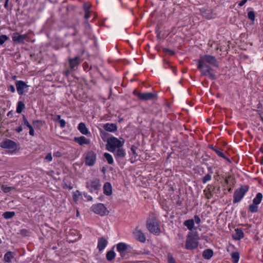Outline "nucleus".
<instances>
[{"mask_svg":"<svg viewBox=\"0 0 263 263\" xmlns=\"http://www.w3.org/2000/svg\"><path fill=\"white\" fill-rule=\"evenodd\" d=\"M198 68L206 66L218 67V62L215 57L210 54L200 55V59L198 60Z\"/></svg>","mask_w":263,"mask_h":263,"instance_id":"obj_1","label":"nucleus"},{"mask_svg":"<svg viewBox=\"0 0 263 263\" xmlns=\"http://www.w3.org/2000/svg\"><path fill=\"white\" fill-rule=\"evenodd\" d=\"M146 227L151 233L156 235H159L161 233L156 216L154 214H151L149 215L146 220Z\"/></svg>","mask_w":263,"mask_h":263,"instance_id":"obj_2","label":"nucleus"},{"mask_svg":"<svg viewBox=\"0 0 263 263\" xmlns=\"http://www.w3.org/2000/svg\"><path fill=\"white\" fill-rule=\"evenodd\" d=\"M124 140L123 138L118 139L112 137L108 139L106 145V149L111 153H114L116 150L123 146L124 144Z\"/></svg>","mask_w":263,"mask_h":263,"instance_id":"obj_3","label":"nucleus"},{"mask_svg":"<svg viewBox=\"0 0 263 263\" xmlns=\"http://www.w3.org/2000/svg\"><path fill=\"white\" fill-rule=\"evenodd\" d=\"M198 237L196 234L190 233L186 239L185 249L187 250H194L198 246Z\"/></svg>","mask_w":263,"mask_h":263,"instance_id":"obj_4","label":"nucleus"},{"mask_svg":"<svg viewBox=\"0 0 263 263\" xmlns=\"http://www.w3.org/2000/svg\"><path fill=\"white\" fill-rule=\"evenodd\" d=\"M248 189L249 187L247 185H245L236 190L234 193L233 202L236 203L240 201L243 198L245 193L248 191Z\"/></svg>","mask_w":263,"mask_h":263,"instance_id":"obj_5","label":"nucleus"},{"mask_svg":"<svg viewBox=\"0 0 263 263\" xmlns=\"http://www.w3.org/2000/svg\"><path fill=\"white\" fill-rule=\"evenodd\" d=\"M1 147L10 149L11 152H16L18 149L17 144L12 140L7 139L0 143Z\"/></svg>","mask_w":263,"mask_h":263,"instance_id":"obj_6","label":"nucleus"},{"mask_svg":"<svg viewBox=\"0 0 263 263\" xmlns=\"http://www.w3.org/2000/svg\"><path fill=\"white\" fill-rule=\"evenodd\" d=\"M91 209L95 213L101 216L107 215L109 213L106 207L102 203L93 205Z\"/></svg>","mask_w":263,"mask_h":263,"instance_id":"obj_7","label":"nucleus"},{"mask_svg":"<svg viewBox=\"0 0 263 263\" xmlns=\"http://www.w3.org/2000/svg\"><path fill=\"white\" fill-rule=\"evenodd\" d=\"M200 70L202 75L208 76L211 80H215L216 79L214 70L210 66L202 67L201 68H198Z\"/></svg>","mask_w":263,"mask_h":263,"instance_id":"obj_8","label":"nucleus"},{"mask_svg":"<svg viewBox=\"0 0 263 263\" xmlns=\"http://www.w3.org/2000/svg\"><path fill=\"white\" fill-rule=\"evenodd\" d=\"M134 93L138 97L139 99L142 100H149L153 99L157 97L156 94H154L151 92H136L134 91Z\"/></svg>","mask_w":263,"mask_h":263,"instance_id":"obj_9","label":"nucleus"},{"mask_svg":"<svg viewBox=\"0 0 263 263\" xmlns=\"http://www.w3.org/2000/svg\"><path fill=\"white\" fill-rule=\"evenodd\" d=\"M96 161V154L92 151L88 152L85 158L86 165L88 166H92L95 164Z\"/></svg>","mask_w":263,"mask_h":263,"instance_id":"obj_10","label":"nucleus"},{"mask_svg":"<svg viewBox=\"0 0 263 263\" xmlns=\"http://www.w3.org/2000/svg\"><path fill=\"white\" fill-rule=\"evenodd\" d=\"M15 85L17 93L20 95H23L24 92V90L29 87V85L23 81H17L15 83Z\"/></svg>","mask_w":263,"mask_h":263,"instance_id":"obj_11","label":"nucleus"},{"mask_svg":"<svg viewBox=\"0 0 263 263\" xmlns=\"http://www.w3.org/2000/svg\"><path fill=\"white\" fill-rule=\"evenodd\" d=\"M133 233L135 237L139 241L144 242L146 241V237L141 230L136 229Z\"/></svg>","mask_w":263,"mask_h":263,"instance_id":"obj_12","label":"nucleus"},{"mask_svg":"<svg viewBox=\"0 0 263 263\" xmlns=\"http://www.w3.org/2000/svg\"><path fill=\"white\" fill-rule=\"evenodd\" d=\"M100 181L98 179H95L91 181L90 184L88 183L87 184V187L90 188V190L91 192L98 190L100 188Z\"/></svg>","mask_w":263,"mask_h":263,"instance_id":"obj_13","label":"nucleus"},{"mask_svg":"<svg viewBox=\"0 0 263 263\" xmlns=\"http://www.w3.org/2000/svg\"><path fill=\"white\" fill-rule=\"evenodd\" d=\"M27 34H20L18 33H14L12 35V40L14 42L21 43H23L27 37Z\"/></svg>","mask_w":263,"mask_h":263,"instance_id":"obj_14","label":"nucleus"},{"mask_svg":"<svg viewBox=\"0 0 263 263\" xmlns=\"http://www.w3.org/2000/svg\"><path fill=\"white\" fill-rule=\"evenodd\" d=\"M201 14L203 17L208 18L211 19L213 17V15L211 9L209 8H203L200 9Z\"/></svg>","mask_w":263,"mask_h":263,"instance_id":"obj_15","label":"nucleus"},{"mask_svg":"<svg viewBox=\"0 0 263 263\" xmlns=\"http://www.w3.org/2000/svg\"><path fill=\"white\" fill-rule=\"evenodd\" d=\"M107 240L104 237L100 238L98 240L97 248L100 251H102L106 246Z\"/></svg>","mask_w":263,"mask_h":263,"instance_id":"obj_16","label":"nucleus"},{"mask_svg":"<svg viewBox=\"0 0 263 263\" xmlns=\"http://www.w3.org/2000/svg\"><path fill=\"white\" fill-rule=\"evenodd\" d=\"M103 128L109 132H114L117 129V125L114 123H106L104 125Z\"/></svg>","mask_w":263,"mask_h":263,"instance_id":"obj_17","label":"nucleus"},{"mask_svg":"<svg viewBox=\"0 0 263 263\" xmlns=\"http://www.w3.org/2000/svg\"><path fill=\"white\" fill-rule=\"evenodd\" d=\"M114 153L116 159L119 158H123L125 156V151L122 147L117 149Z\"/></svg>","mask_w":263,"mask_h":263,"instance_id":"obj_18","label":"nucleus"},{"mask_svg":"<svg viewBox=\"0 0 263 263\" xmlns=\"http://www.w3.org/2000/svg\"><path fill=\"white\" fill-rule=\"evenodd\" d=\"M74 141L78 142L80 145H82L83 144H88L89 143V140L84 136L75 137L74 138Z\"/></svg>","mask_w":263,"mask_h":263,"instance_id":"obj_19","label":"nucleus"},{"mask_svg":"<svg viewBox=\"0 0 263 263\" xmlns=\"http://www.w3.org/2000/svg\"><path fill=\"white\" fill-rule=\"evenodd\" d=\"M69 62L70 68L73 69L74 67L79 64L80 62V58L79 57H76L73 59H69Z\"/></svg>","mask_w":263,"mask_h":263,"instance_id":"obj_20","label":"nucleus"},{"mask_svg":"<svg viewBox=\"0 0 263 263\" xmlns=\"http://www.w3.org/2000/svg\"><path fill=\"white\" fill-rule=\"evenodd\" d=\"M104 193L109 196L112 194V187L111 184L109 182H106L103 186Z\"/></svg>","mask_w":263,"mask_h":263,"instance_id":"obj_21","label":"nucleus"},{"mask_svg":"<svg viewBox=\"0 0 263 263\" xmlns=\"http://www.w3.org/2000/svg\"><path fill=\"white\" fill-rule=\"evenodd\" d=\"M235 234L233 235V238L235 240H240L244 236L242 231L239 229L235 230Z\"/></svg>","mask_w":263,"mask_h":263,"instance_id":"obj_22","label":"nucleus"},{"mask_svg":"<svg viewBox=\"0 0 263 263\" xmlns=\"http://www.w3.org/2000/svg\"><path fill=\"white\" fill-rule=\"evenodd\" d=\"M78 129L83 135H87L88 133V129L84 123L81 122L79 124Z\"/></svg>","mask_w":263,"mask_h":263,"instance_id":"obj_23","label":"nucleus"},{"mask_svg":"<svg viewBox=\"0 0 263 263\" xmlns=\"http://www.w3.org/2000/svg\"><path fill=\"white\" fill-rule=\"evenodd\" d=\"M213 255V251L211 249L205 250L202 254L203 257L206 259H210Z\"/></svg>","mask_w":263,"mask_h":263,"instance_id":"obj_24","label":"nucleus"},{"mask_svg":"<svg viewBox=\"0 0 263 263\" xmlns=\"http://www.w3.org/2000/svg\"><path fill=\"white\" fill-rule=\"evenodd\" d=\"M127 249V245L123 242H120L117 244V249L121 254L124 252Z\"/></svg>","mask_w":263,"mask_h":263,"instance_id":"obj_25","label":"nucleus"},{"mask_svg":"<svg viewBox=\"0 0 263 263\" xmlns=\"http://www.w3.org/2000/svg\"><path fill=\"white\" fill-rule=\"evenodd\" d=\"M14 257L13 253L9 251L7 252L4 255V260L7 262H10L11 259Z\"/></svg>","mask_w":263,"mask_h":263,"instance_id":"obj_26","label":"nucleus"},{"mask_svg":"<svg viewBox=\"0 0 263 263\" xmlns=\"http://www.w3.org/2000/svg\"><path fill=\"white\" fill-rule=\"evenodd\" d=\"M184 224L189 230H192L194 227V219H189L184 222Z\"/></svg>","mask_w":263,"mask_h":263,"instance_id":"obj_27","label":"nucleus"},{"mask_svg":"<svg viewBox=\"0 0 263 263\" xmlns=\"http://www.w3.org/2000/svg\"><path fill=\"white\" fill-rule=\"evenodd\" d=\"M32 123L35 128L40 129L45 124V122L42 120H34Z\"/></svg>","mask_w":263,"mask_h":263,"instance_id":"obj_28","label":"nucleus"},{"mask_svg":"<svg viewBox=\"0 0 263 263\" xmlns=\"http://www.w3.org/2000/svg\"><path fill=\"white\" fill-rule=\"evenodd\" d=\"M25 108V105L24 103L22 101H18L16 111L18 114H21Z\"/></svg>","mask_w":263,"mask_h":263,"instance_id":"obj_29","label":"nucleus"},{"mask_svg":"<svg viewBox=\"0 0 263 263\" xmlns=\"http://www.w3.org/2000/svg\"><path fill=\"white\" fill-rule=\"evenodd\" d=\"M262 198V195L260 193H257L256 197L253 199V202L255 204H258L261 202Z\"/></svg>","mask_w":263,"mask_h":263,"instance_id":"obj_30","label":"nucleus"},{"mask_svg":"<svg viewBox=\"0 0 263 263\" xmlns=\"http://www.w3.org/2000/svg\"><path fill=\"white\" fill-rule=\"evenodd\" d=\"M115 257V253L112 250H110L107 252L106 259L108 261H111Z\"/></svg>","mask_w":263,"mask_h":263,"instance_id":"obj_31","label":"nucleus"},{"mask_svg":"<svg viewBox=\"0 0 263 263\" xmlns=\"http://www.w3.org/2000/svg\"><path fill=\"white\" fill-rule=\"evenodd\" d=\"M104 157L106 159L108 164H113L114 160H113L112 156L110 154L105 153L104 154Z\"/></svg>","mask_w":263,"mask_h":263,"instance_id":"obj_32","label":"nucleus"},{"mask_svg":"<svg viewBox=\"0 0 263 263\" xmlns=\"http://www.w3.org/2000/svg\"><path fill=\"white\" fill-rule=\"evenodd\" d=\"M15 215V212H6L4 213L3 216L6 219H10L12 218Z\"/></svg>","mask_w":263,"mask_h":263,"instance_id":"obj_33","label":"nucleus"},{"mask_svg":"<svg viewBox=\"0 0 263 263\" xmlns=\"http://www.w3.org/2000/svg\"><path fill=\"white\" fill-rule=\"evenodd\" d=\"M231 257L234 259V263H237L239 259V254L238 252H233Z\"/></svg>","mask_w":263,"mask_h":263,"instance_id":"obj_34","label":"nucleus"},{"mask_svg":"<svg viewBox=\"0 0 263 263\" xmlns=\"http://www.w3.org/2000/svg\"><path fill=\"white\" fill-rule=\"evenodd\" d=\"M213 150L216 153V154L220 157L224 158L225 159L227 160L228 161H230L229 158H228L227 157H225L224 154L222 153V152L219 149L213 148Z\"/></svg>","mask_w":263,"mask_h":263,"instance_id":"obj_35","label":"nucleus"},{"mask_svg":"<svg viewBox=\"0 0 263 263\" xmlns=\"http://www.w3.org/2000/svg\"><path fill=\"white\" fill-rule=\"evenodd\" d=\"M1 189H2V191L4 193H8V192H10L11 191L15 189V188L14 187L7 186H6L4 185H3L2 186Z\"/></svg>","mask_w":263,"mask_h":263,"instance_id":"obj_36","label":"nucleus"},{"mask_svg":"<svg viewBox=\"0 0 263 263\" xmlns=\"http://www.w3.org/2000/svg\"><path fill=\"white\" fill-rule=\"evenodd\" d=\"M257 204L253 203L249 206V210L252 213H255L258 211V206Z\"/></svg>","mask_w":263,"mask_h":263,"instance_id":"obj_37","label":"nucleus"},{"mask_svg":"<svg viewBox=\"0 0 263 263\" xmlns=\"http://www.w3.org/2000/svg\"><path fill=\"white\" fill-rule=\"evenodd\" d=\"M81 195V193L79 191H76L73 195V199L75 202L78 201L79 197Z\"/></svg>","mask_w":263,"mask_h":263,"instance_id":"obj_38","label":"nucleus"},{"mask_svg":"<svg viewBox=\"0 0 263 263\" xmlns=\"http://www.w3.org/2000/svg\"><path fill=\"white\" fill-rule=\"evenodd\" d=\"M204 193L207 199H210L212 196L211 191L210 188L208 189L207 190H205L204 191Z\"/></svg>","mask_w":263,"mask_h":263,"instance_id":"obj_39","label":"nucleus"},{"mask_svg":"<svg viewBox=\"0 0 263 263\" xmlns=\"http://www.w3.org/2000/svg\"><path fill=\"white\" fill-rule=\"evenodd\" d=\"M248 17L250 20H251L253 22L254 21L255 18V15L254 12L252 11H249L248 13Z\"/></svg>","mask_w":263,"mask_h":263,"instance_id":"obj_40","label":"nucleus"},{"mask_svg":"<svg viewBox=\"0 0 263 263\" xmlns=\"http://www.w3.org/2000/svg\"><path fill=\"white\" fill-rule=\"evenodd\" d=\"M8 39V37L6 35H2L0 36V45H3L5 41Z\"/></svg>","mask_w":263,"mask_h":263,"instance_id":"obj_41","label":"nucleus"},{"mask_svg":"<svg viewBox=\"0 0 263 263\" xmlns=\"http://www.w3.org/2000/svg\"><path fill=\"white\" fill-rule=\"evenodd\" d=\"M163 51L167 54L172 55H174L175 52L173 50L167 48H163Z\"/></svg>","mask_w":263,"mask_h":263,"instance_id":"obj_42","label":"nucleus"},{"mask_svg":"<svg viewBox=\"0 0 263 263\" xmlns=\"http://www.w3.org/2000/svg\"><path fill=\"white\" fill-rule=\"evenodd\" d=\"M168 262V263H176L175 259L173 255L171 253H168L167 255Z\"/></svg>","mask_w":263,"mask_h":263,"instance_id":"obj_43","label":"nucleus"},{"mask_svg":"<svg viewBox=\"0 0 263 263\" xmlns=\"http://www.w3.org/2000/svg\"><path fill=\"white\" fill-rule=\"evenodd\" d=\"M211 176L210 174L206 175L203 178V182L205 183L207 181L211 179Z\"/></svg>","mask_w":263,"mask_h":263,"instance_id":"obj_44","label":"nucleus"},{"mask_svg":"<svg viewBox=\"0 0 263 263\" xmlns=\"http://www.w3.org/2000/svg\"><path fill=\"white\" fill-rule=\"evenodd\" d=\"M23 122L24 125H26L28 128L32 126L29 123L25 116H23Z\"/></svg>","mask_w":263,"mask_h":263,"instance_id":"obj_45","label":"nucleus"},{"mask_svg":"<svg viewBox=\"0 0 263 263\" xmlns=\"http://www.w3.org/2000/svg\"><path fill=\"white\" fill-rule=\"evenodd\" d=\"M45 159L48 161V162H50L52 161V155H51V153H49L48 154L46 157H45Z\"/></svg>","mask_w":263,"mask_h":263,"instance_id":"obj_46","label":"nucleus"},{"mask_svg":"<svg viewBox=\"0 0 263 263\" xmlns=\"http://www.w3.org/2000/svg\"><path fill=\"white\" fill-rule=\"evenodd\" d=\"M59 123L60 124V127L61 128H63L65 127V125H66V122L64 120H63V119L60 120V121H59Z\"/></svg>","mask_w":263,"mask_h":263,"instance_id":"obj_47","label":"nucleus"},{"mask_svg":"<svg viewBox=\"0 0 263 263\" xmlns=\"http://www.w3.org/2000/svg\"><path fill=\"white\" fill-rule=\"evenodd\" d=\"M83 7L85 12H89V6L88 5L85 4Z\"/></svg>","mask_w":263,"mask_h":263,"instance_id":"obj_48","label":"nucleus"},{"mask_svg":"<svg viewBox=\"0 0 263 263\" xmlns=\"http://www.w3.org/2000/svg\"><path fill=\"white\" fill-rule=\"evenodd\" d=\"M194 220L195 221V222L197 224H199L200 222V218L198 216H195L194 217Z\"/></svg>","mask_w":263,"mask_h":263,"instance_id":"obj_49","label":"nucleus"},{"mask_svg":"<svg viewBox=\"0 0 263 263\" xmlns=\"http://www.w3.org/2000/svg\"><path fill=\"white\" fill-rule=\"evenodd\" d=\"M29 128V134L30 135L33 136L34 135V132L32 126H31Z\"/></svg>","mask_w":263,"mask_h":263,"instance_id":"obj_50","label":"nucleus"},{"mask_svg":"<svg viewBox=\"0 0 263 263\" xmlns=\"http://www.w3.org/2000/svg\"><path fill=\"white\" fill-rule=\"evenodd\" d=\"M137 149V147L134 146V145H132V147H131V151L132 152V153L134 154V155H135L136 154V150Z\"/></svg>","mask_w":263,"mask_h":263,"instance_id":"obj_51","label":"nucleus"},{"mask_svg":"<svg viewBox=\"0 0 263 263\" xmlns=\"http://www.w3.org/2000/svg\"><path fill=\"white\" fill-rule=\"evenodd\" d=\"M27 233H28L27 230H25V229H23L20 231V233L23 235H27Z\"/></svg>","mask_w":263,"mask_h":263,"instance_id":"obj_52","label":"nucleus"},{"mask_svg":"<svg viewBox=\"0 0 263 263\" xmlns=\"http://www.w3.org/2000/svg\"><path fill=\"white\" fill-rule=\"evenodd\" d=\"M9 89L10 90H11V91L12 92V93H14L15 91V87L13 85H11L10 86H9Z\"/></svg>","mask_w":263,"mask_h":263,"instance_id":"obj_53","label":"nucleus"},{"mask_svg":"<svg viewBox=\"0 0 263 263\" xmlns=\"http://www.w3.org/2000/svg\"><path fill=\"white\" fill-rule=\"evenodd\" d=\"M247 2V0H242L241 2H240L239 3V6L240 7L243 6Z\"/></svg>","mask_w":263,"mask_h":263,"instance_id":"obj_54","label":"nucleus"},{"mask_svg":"<svg viewBox=\"0 0 263 263\" xmlns=\"http://www.w3.org/2000/svg\"><path fill=\"white\" fill-rule=\"evenodd\" d=\"M23 130V128L22 127V126H19L16 129V131L17 132V133H20Z\"/></svg>","mask_w":263,"mask_h":263,"instance_id":"obj_55","label":"nucleus"},{"mask_svg":"<svg viewBox=\"0 0 263 263\" xmlns=\"http://www.w3.org/2000/svg\"><path fill=\"white\" fill-rule=\"evenodd\" d=\"M90 17L89 12H86L85 14V18L88 19Z\"/></svg>","mask_w":263,"mask_h":263,"instance_id":"obj_56","label":"nucleus"},{"mask_svg":"<svg viewBox=\"0 0 263 263\" xmlns=\"http://www.w3.org/2000/svg\"><path fill=\"white\" fill-rule=\"evenodd\" d=\"M9 0H6L5 4H4V7L6 9H8V2Z\"/></svg>","mask_w":263,"mask_h":263,"instance_id":"obj_57","label":"nucleus"},{"mask_svg":"<svg viewBox=\"0 0 263 263\" xmlns=\"http://www.w3.org/2000/svg\"><path fill=\"white\" fill-rule=\"evenodd\" d=\"M140 254H149V252L148 251L144 250L143 252H141L140 253Z\"/></svg>","mask_w":263,"mask_h":263,"instance_id":"obj_58","label":"nucleus"},{"mask_svg":"<svg viewBox=\"0 0 263 263\" xmlns=\"http://www.w3.org/2000/svg\"><path fill=\"white\" fill-rule=\"evenodd\" d=\"M229 178V177L226 178L224 180L225 183L227 184L229 183V180H228Z\"/></svg>","mask_w":263,"mask_h":263,"instance_id":"obj_59","label":"nucleus"},{"mask_svg":"<svg viewBox=\"0 0 263 263\" xmlns=\"http://www.w3.org/2000/svg\"><path fill=\"white\" fill-rule=\"evenodd\" d=\"M57 120H58L59 121H60V120H62L61 119V116L59 115L57 116Z\"/></svg>","mask_w":263,"mask_h":263,"instance_id":"obj_60","label":"nucleus"},{"mask_svg":"<svg viewBox=\"0 0 263 263\" xmlns=\"http://www.w3.org/2000/svg\"><path fill=\"white\" fill-rule=\"evenodd\" d=\"M69 74V71L68 70H66L65 71V74L68 76Z\"/></svg>","mask_w":263,"mask_h":263,"instance_id":"obj_61","label":"nucleus"},{"mask_svg":"<svg viewBox=\"0 0 263 263\" xmlns=\"http://www.w3.org/2000/svg\"><path fill=\"white\" fill-rule=\"evenodd\" d=\"M17 77L14 76L12 77V79L15 80L16 79Z\"/></svg>","mask_w":263,"mask_h":263,"instance_id":"obj_62","label":"nucleus"},{"mask_svg":"<svg viewBox=\"0 0 263 263\" xmlns=\"http://www.w3.org/2000/svg\"><path fill=\"white\" fill-rule=\"evenodd\" d=\"M2 120V116L1 114H0V121Z\"/></svg>","mask_w":263,"mask_h":263,"instance_id":"obj_63","label":"nucleus"},{"mask_svg":"<svg viewBox=\"0 0 263 263\" xmlns=\"http://www.w3.org/2000/svg\"><path fill=\"white\" fill-rule=\"evenodd\" d=\"M92 199V197L91 196H90L89 198H88V200H91Z\"/></svg>","mask_w":263,"mask_h":263,"instance_id":"obj_64","label":"nucleus"}]
</instances>
